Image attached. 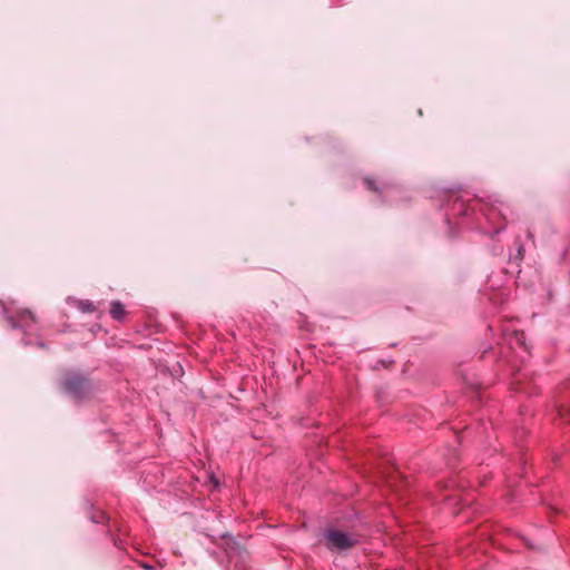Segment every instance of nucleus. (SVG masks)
<instances>
[{"instance_id":"1","label":"nucleus","mask_w":570,"mask_h":570,"mask_svg":"<svg viewBox=\"0 0 570 570\" xmlns=\"http://www.w3.org/2000/svg\"><path fill=\"white\" fill-rule=\"evenodd\" d=\"M321 542L332 552H344L361 543V535L330 528L324 531Z\"/></svg>"},{"instance_id":"2","label":"nucleus","mask_w":570,"mask_h":570,"mask_svg":"<svg viewBox=\"0 0 570 570\" xmlns=\"http://www.w3.org/2000/svg\"><path fill=\"white\" fill-rule=\"evenodd\" d=\"M60 384L63 392L76 400L83 399L91 390V383L88 377L72 371L65 373Z\"/></svg>"},{"instance_id":"3","label":"nucleus","mask_w":570,"mask_h":570,"mask_svg":"<svg viewBox=\"0 0 570 570\" xmlns=\"http://www.w3.org/2000/svg\"><path fill=\"white\" fill-rule=\"evenodd\" d=\"M35 321L33 314L28 309H22L18 313V321L9 317V322L13 327H23Z\"/></svg>"},{"instance_id":"4","label":"nucleus","mask_w":570,"mask_h":570,"mask_svg":"<svg viewBox=\"0 0 570 570\" xmlns=\"http://www.w3.org/2000/svg\"><path fill=\"white\" fill-rule=\"evenodd\" d=\"M110 314L115 320L120 321L125 315V308L119 302H112Z\"/></svg>"},{"instance_id":"5","label":"nucleus","mask_w":570,"mask_h":570,"mask_svg":"<svg viewBox=\"0 0 570 570\" xmlns=\"http://www.w3.org/2000/svg\"><path fill=\"white\" fill-rule=\"evenodd\" d=\"M364 184L366 186L367 189L372 190V191H377V187L374 183V180L370 179V178H365L364 179Z\"/></svg>"},{"instance_id":"6","label":"nucleus","mask_w":570,"mask_h":570,"mask_svg":"<svg viewBox=\"0 0 570 570\" xmlns=\"http://www.w3.org/2000/svg\"><path fill=\"white\" fill-rule=\"evenodd\" d=\"M142 567L146 569V570H153V568L148 564H142Z\"/></svg>"}]
</instances>
